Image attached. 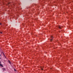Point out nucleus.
<instances>
[{
	"label": "nucleus",
	"instance_id": "0eeeda50",
	"mask_svg": "<svg viewBox=\"0 0 73 73\" xmlns=\"http://www.w3.org/2000/svg\"><path fill=\"white\" fill-rule=\"evenodd\" d=\"M3 54L4 56H5V55L4 54V52H3Z\"/></svg>",
	"mask_w": 73,
	"mask_h": 73
},
{
	"label": "nucleus",
	"instance_id": "f03ea898",
	"mask_svg": "<svg viewBox=\"0 0 73 73\" xmlns=\"http://www.w3.org/2000/svg\"><path fill=\"white\" fill-rule=\"evenodd\" d=\"M2 70H3V71H4L5 70V68H2Z\"/></svg>",
	"mask_w": 73,
	"mask_h": 73
},
{
	"label": "nucleus",
	"instance_id": "9d476101",
	"mask_svg": "<svg viewBox=\"0 0 73 73\" xmlns=\"http://www.w3.org/2000/svg\"><path fill=\"white\" fill-rule=\"evenodd\" d=\"M15 71H16V70L15 69H14Z\"/></svg>",
	"mask_w": 73,
	"mask_h": 73
},
{
	"label": "nucleus",
	"instance_id": "39448f33",
	"mask_svg": "<svg viewBox=\"0 0 73 73\" xmlns=\"http://www.w3.org/2000/svg\"><path fill=\"white\" fill-rule=\"evenodd\" d=\"M8 62H9V63H10V64H11V62H10L9 60H8Z\"/></svg>",
	"mask_w": 73,
	"mask_h": 73
},
{
	"label": "nucleus",
	"instance_id": "20e7f679",
	"mask_svg": "<svg viewBox=\"0 0 73 73\" xmlns=\"http://www.w3.org/2000/svg\"><path fill=\"white\" fill-rule=\"evenodd\" d=\"M0 66H2V67H3V65H2L1 64H0Z\"/></svg>",
	"mask_w": 73,
	"mask_h": 73
},
{
	"label": "nucleus",
	"instance_id": "6e6552de",
	"mask_svg": "<svg viewBox=\"0 0 73 73\" xmlns=\"http://www.w3.org/2000/svg\"><path fill=\"white\" fill-rule=\"evenodd\" d=\"M0 33H2V32H0Z\"/></svg>",
	"mask_w": 73,
	"mask_h": 73
},
{
	"label": "nucleus",
	"instance_id": "f8f14e48",
	"mask_svg": "<svg viewBox=\"0 0 73 73\" xmlns=\"http://www.w3.org/2000/svg\"><path fill=\"white\" fill-rule=\"evenodd\" d=\"M1 59V58H0V59Z\"/></svg>",
	"mask_w": 73,
	"mask_h": 73
},
{
	"label": "nucleus",
	"instance_id": "7ed1b4c3",
	"mask_svg": "<svg viewBox=\"0 0 73 73\" xmlns=\"http://www.w3.org/2000/svg\"><path fill=\"white\" fill-rule=\"evenodd\" d=\"M53 38V36H51V39L50 40V41H52V38Z\"/></svg>",
	"mask_w": 73,
	"mask_h": 73
},
{
	"label": "nucleus",
	"instance_id": "9b49d317",
	"mask_svg": "<svg viewBox=\"0 0 73 73\" xmlns=\"http://www.w3.org/2000/svg\"><path fill=\"white\" fill-rule=\"evenodd\" d=\"M1 62L0 61V64H1Z\"/></svg>",
	"mask_w": 73,
	"mask_h": 73
},
{
	"label": "nucleus",
	"instance_id": "1a4fd4ad",
	"mask_svg": "<svg viewBox=\"0 0 73 73\" xmlns=\"http://www.w3.org/2000/svg\"><path fill=\"white\" fill-rule=\"evenodd\" d=\"M0 25H1V23H0Z\"/></svg>",
	"mask_w": 73,
	"mask_h": 73
},
{
	"label": "nucleus",
	"instance_id": "f257e3e1",
	"mask_svg": "<svg viewBox=\"0 0 73 73\" xmlns=\"http://www.w3.org/2000/svg\"><path fill=\"white\" fill-rule=\"evenodd\" d=\"M58 28H59L60 29H61V28H62L61 26H58Z\"/></svg>",
	"mask_w": 73,
	"mask_h": 73
},
{
	"label": "nucleus",
	"instance_id": "423d86ee",
	"mask_svg": "<svg viewBox=\"0 0 73 73\" xmlns=\"http://www.w3.org/2000/svg\"><path fill=\"white\" fill-rule=\"evenodd\" d=\"M41 69L42 70H43V69L42 68V67H41Z\"/></svg>",
	"mask_w": 73,
	"mask_h": 73
}]
</instances>
